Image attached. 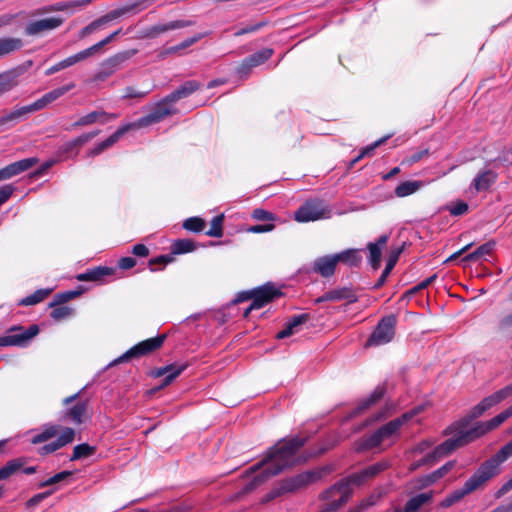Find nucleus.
I'll return each instance as SVG.
<instances>
[{"label": "nucleus", "instance_id": "nucleus-58", "mask_svg": "<svg viewBox=\"0 0 512 512\" xmlns=\"http://www.w3.org/2000/svg\"><path fill=\"white\" fill-rule=\"evenodd\" d=\"M403 249H404V244L399 247L391 248V250L389 252L388 260L386 263L387 269H389L391 271L393 270V268L395 267L396 263L399 260V257L401 255Z\"/></svg>", "mask_w": 512, "mask_h": 512}, {"label": "nucleus", "instance_id": "nucleus-44", "mask_svg": "<svg viewBox=\"0 0 512 512\" xmlns=\"http://www.w3.org/2000/svg\"><path fill=\"white\" fill-rule=\"evenodd\" d=\"M197 248L196 243L192 239H178L171 244V254L179 255L193 252Z\"/></svg>", "mask_w": 512, "mask_h": 512}, {"label": "nucleus", "instance_id": "nucleus-60", "mask_svg": "<svg viewBox=\"0 0 512 512\" xmlns=\"http://www.w3.org/2000/svg\"><path fill=\"white\" fill-rule=\"evenodd\" d=\"M115 39L114 35L111 33L109 34L107 37H105L104 39H102L101 41H99L98 43L90 46L89 48H87V50L89 51L91 57L96 55L97 53L100 52V50L108 45L109 43H111L113 40Z\"/></svg>", "mask_w": 512, "mask_h": 512}, {"label": "nucleus", "instance_id": "nucleus-16", "mask_svg": "<svg viewBox=\"0 0 512 512\" xmlns=\"http://www.w3.org/2000/svg\"><path fill=\"white\" fill-rule=\"evenodd\" d=\"M424 409V406L420 405L417 406L410 411H407L403 413L400 417L391 420L390 422L384 424L379 429H377L378 433L380 434L381 438L384 440L391 438L393 435L398 433L400 428L407 423L409 420H411L414 416L418 415L420 412H422Z\"/></svg>", "mask_w": 512, "mask_h": 512}, {"label": "nucleus", "instance_id": "nucleus-29", "mask_svg": "<svg viewBox=\"0 0 512 512\" xmlns=\"http://www.w3.org/2000/svg\"><path fill=\"white\" fill-rule=\"evenodd\" d=\"M37 112L33 103L30 105L15 108L0 117V126L10 123H17L25 119L29 114Z\"/></svg>", "mask_w": 512, "mask_h": 512}, {"label": "nucleus", "instance_id": "nucleus-13", "mask_svg": "<svg viewBox=\"0 0 512 512\" xmlns=\"http://www.w3.org/2000/svg\"><path fill=\"white\" fill-rule=\"evenodd\" d=\"M350 486L351 483L344 478L322 493V498L325 500L332 498L335 493H340V498L338 500H333L327 505L326 510L328 512H336L349 500L352 493Z\"/></svg>", "mask_w": 512, "mask_h": 512}, {"label": "nucleus", "instance_id": "nucleus-22", "mask_svg": "<svg viewBox=\"0 0 512 512\" xmlns=\"http://www.w3.org/2000/svg\"><path fill=\"white\" fill-rule=\"evenodd\" d=\"M385 392V387L383 385H378L367 398L361 400L356 406V408H354L345 417V421H348L364 413L369 407L377 403L384 396Z\"/></svg>", "mask_w": 512, "mask_h": 512}, {"label": "nucleus", "instance_id": "nucleus-24", "mask_svg": "<svg viewBox=\"0 0 512 512\" xmlns=\"http://www.w3.org/2000/svg\"><path fill=\"white\" fill-rule=\"evenodd\" d=\"M388 235L380 236L376 242H369L367 244L368 250V263L373 270H377L381 264L382 250L388 242Z\"/></svg>", "mask_w": 512, "mask_h": 512}, {"label": "nucleus", "instance_id": "nucleus-43", "mask_svg": "<svg viewBox=\"0 0 512 512\" xmlns=\"http://www.w3.org/2000/svg\"><path fill=\"white\" fill-rule=\"evenodd\" d=\"M431 499H432V492L420 493V494L410 498L407 501V503L405 504L403 511L400 510V512H416L418 509H420L424 504L429 502Z\"/></svg>", "mask_w": 512, "mask_h": 512}, {"label": "nucleus", "instance_id": "nucleus-20", "mask_svg": "<svg viewBox=\"0 0 512 512\" xmlns=\"http://www.w3.org/2000/svg\"><path fill=\"white\" fill-rule=\"evenodd\" d=\"M390 466L389 461L382 460L380 462L374 463L363 470H361L358 473L351 474L350 476L346 477V479L354 485H361L366 480L373 478L377 476L379 473L383 472L384 470L388 469Z\"/></svg>", "mask_w": 512, "mask_h": 512}, {"label": "nucleus", "instance_id": "nucleus-23", "mask_svg": "<svg viewBox=\"0 0 512 512\" xmlns=\"http://www.w3.org/2000/svg\"><path fill=\"white\" fill-rule=\"evenodd\" d=\"M187 367V363H172L156 369L153 375L155 377H163L160 387H165L170 385Z\"/></svg>", "mask_w": 512, "mask_h": 512}, {"label": "nucleus", "instance_id": "nucleus-48", "mask_svg": "<svg viewBox=\"0 0 512 512\" xmlns=\"http://www.w3.org/2000/svg\"><path fill=\"white\" fill-rule=\"evenodd\" d=\"M51 289H38L33 294L22 298L18 305L20 306H31L42 302L50 293Z\"/></svg>", "mask_w": 512, "mask_h": 512}, {"label": "nucleus", "instance_id": "nucleus-52", "mask_svg": "<svg viewBox=\"0 0 512 512\" xmlns=\"http://www.w3.org/2000/svg\"><path fill=\"white\" fill-rule=\"evenodd\" d=\"M81 291H78V290H70V291H65V292H61V293H57L55 296H54V300L53 302L50 304V306H59V305H62L78 296L81 295Z\"/></svg>", "mask_w": 512, "mask_h": 512}, {"label": "nucleus", "instance_id": "nucleus-4", "mask_svg": "<svg viewBox=\"0 0 512 512\" xmlns=\"http://www.w3.org/2000/svg\"><path fill=\"white\" fill-rule=\"evenodd\" d=\"M166 339L165 334L158 335L153 338L146 339L144 341L139 342L138 344L131 347L129 350H127L124 354H122L120 357L115 359L110 366L123 363L126 361H129L134 358H140L143 356H147L159 348L162 347L164 341Z\"/></svg>", "mask_w": 512, "mask_h": 512}, {"label": "nucleus", "instance_id": "nucleus-36", "mask_svg": "<svg viewBox=\"0 0 512 512\" xmlns=\"http://www.w3.org/2000/svg\"><path fill=\"white\" fill-rule=\"evenodd\" d=\"M382 442L383 439L376 430L372 434L358 439L354 444V448L356 452H364L378 447Z\"/></svg>", "mask_w": 512, "mask_h": 512}, {"label": "nucleus", "instance_id": "nucleus-7", "mask_svg": "<svg viewBox=\"0 0 512 512\" xmlns=\"http://www.w3.org/2000/svg\"><path fill=\"white\" fill-rule=\"evenodd\" d=\"M79 394L80 393L78 392L63 400V404L67 407L61 413V419L63 421H69L75 425H81L84 423L88 410V400H77Z\"/></svg>", "mask_w": 512, "mask_h": 512}, {"label": "nucleus", "instance_id": "nucleus-54", "mask_svg": "<svg viewBox=\"0 0 512 512\" xmlns=\"http://www.w3.org/2000/svg\"><path fill=\"white\" fill-rule=\"evenodd\" d=\"M437 278V274H433L432 276L428 277L427 279L421 281L416 286L410 288L405 292L403 295L404 298L411 299L416 293H418L421 290L426 289L430 284H432Z\"/></svg>", "mask_w": 512, "mask_h": 512}, {"label": "nucleus", "instance_id": "nucleus-26", "mask_svg": "<svg viewBox=\"0 0 512 512\" xmlns=\"http://www.w3.org/2000/svg\"><path fill=\"white\" fill-rule=\"evenodd\" d=\"M335 254L325 255L314 260L312 264L313 272L320 274L322 277H331L335 273L337 266Z\"/></svg>", "mask_w": 512, "mask_h": 512}, {"label": "nucleus", "instance_id": "nucleus-62", "mask_svg": "<svg viewBox=\"0 0 512 512\" xmlns=\"http://www.w3.org/2000/svg\"><path fill=\"white\" fill-rule=\"evenodd\" d=\"M147 94V91H139L133 87H126L123 99H143Z\"/></svg>", "mask_w": 512, "mask_h": 512}, {"label": "nucleus", "instance_id": "nucleus-25", "mask_svg": "<svg viewBox=\"0 0 512 512\" xmlns=\"http://www.w3.org/2000/svg\"><path fill=\"white\" fill-rule=\"evenodd\" d=\"M118 117V114L115 113H107L105 111H92L87 115L82 116L76 122H74L69 129H75L77 127L88 126L94 124L97 121L101 123H106L112 121Z\"/></svg>", "mask_w": 512, "mask_h": 512}, {"label": "nucleus", "instance_id": "nucleus-50", "mask_svg": "<svg viewBox=\"0 0 512 512\" xmlns=\"http://www.w3.org/2000/svg\"><path fill=\"white\" fill-rule=\"evenodd\" d=\"M96 452V447L87 443L76 445L70 457L71 461L80 460L92 456Z\"/></svg>", "mask_w": 512, "mask_h": 512}, {"label": "nucleus", "instance_id": "nucleus-51", "mask_svg": "<svg viewBox=\"0 0 512 512\" xmlns=\"http://www.w3.org/2000/svg\"><path fill=\"white\" fill-rule=\"evenodd\" d=\"M90 57H91V55H90L89 51L87 49H84V50L60 61L59 66L62 67L63 69H66V68H68L78 62H81L83 60H86L87 58H90Z\"/></svg>", "mask_w": 512, "mask_h": 512}, {"label": "nucleus", "instance_id": "nucleus-15", "mask_svg": "<svg viewBox=\"0 0 512 512\" xmlns=\"http://www.w3.org/2000/svg\"><path fill=\"white\" fill-rule=\"evenodd\" d=\"M64 21L65 19L60 16L30 21L26 24L24 32L27 36H38L45 32L58 29L63 25Z\"/></svg>", "mask_w": 512, "mask_h": 512}, {"label": "nucleus", "instance_id": "nucleus-9", "mask_svg": "<svg viewBox=\"0 0 512 512\" xmlns=\"http://www.w3.org/2000/svg\"><path fill=\"white\" fill-rule=\"evenodd\" d=\"M511 395L512 383L482 399L477 405H475L470 410L468 415L463 417L462 419H469L470 423L473 419L482 416L487 410L506 400Z\"/></svg>", "mask_w": 512, "mask_h": 512}, {"label": "nucleus", "instance_id": "nucleus-19", "mask_svg": "<svg viewBox=\"0 0 512 512\" xmlns=\"http://www.w3.org/2000/svg\"><path fill=\"white\" fill-rule=\"evenodd\" d=\"M282 292L272 283H267L253 290V301L251 308H262L274 299L280 297Z\"/></svg>", "mask_w": 512, "mask_h": 512}, {"label": "nucleus", "instance_id": "nucleus-30", "mask_svg": "<svg viewBox=\"0 0 512 512\" xmlns=\"http://www.w3.org/2000/svg\"><path fill=\"white\" fill-rule=\"evenodd\" d=\"M498 175L491 169L480 171L471 184L476 192L487 191L497 180Z\"/></svg>", "mask_w": 512, "mask_h": 512}, {"label": "nucleus", "instance_id": "nucleus-12", "mask_svg": "<svg viewBox=\"0 0 512 512\" xmlns=\"http://www.w3.org/2000/svg\"><path fill=\"white\" fill-rule=\"evenodd\" d=\"M8 333V335L0 337V347L24 345L39 333V327L33 324L23 330L20 326H13Z\"/></svg>", "mask_w": 512, "mask_h": 512}, {"label": "nucleus", "instance_id": "nucleus-49", "mask_svg": "<svg viewBox=\"0 0 512 512\" xmlns=\"http://www.w3.org/2000/svg\"><path fill=\"white\" fill-rule=\"evenodd\" d=\"M60 430V426L58 425H48L40 433L34 435L31 442L33 444H39L48 441L55 437Z\"/></svg>", "mask_w": 512, "mask_h": 512}, {"label": "nucleus", "instance_id": "nucleus-56", "mask_svg": "<svg viewBox=\"0 0 512 512\" xmlns=\"http://www.w3.org/2000/svg\"><path fill=\"white\" fill-rule=\"evenodd\" d=\"M390 136L383 137L377 141H375L373 144L365 147L361 150L360 154L351 162V165H354L356 162H358L360 159L371 156L374 152V150L379 147L381 144H383Z\"/></svg>", "mask_w": 512, "mask_h": 512}, {"label": "nucleus", "instance_id": "nucleus-27", "mask_svg": "<svg viewBox=\"0 0 512 512\" xmlns=\"http://www.w3.org/2000/svg\"><path fill=\"white\" fill-rule=\"evenodd\" d=\"M74 87H75L74 83H69L62 87L53 89L52 91L44 94L41 98H39L38 100L33 102L34 108L36 109V111H40V110L44 109L48 104H50L53 101L57 100L58 98L62 97L67 92L72 90Z\"/></svg>", "mask_w": 512, "mask_h": 512}, {"label": "nucleus", "instance_id": "nucleus-45", "mask_svg": "<svg viewBox=\"0 0 512 512\" xmlns=\"http://www.w3.org/2000/svg\"><path fill=\"white\" fill-rule=\"evenodd\" d=\"M455 465V461H448L443 466L423 477V486H429L445 476Z\"/></svg>", "mask_w": 512, "mask_h": 512}, {"label": "nucleus", "instance_id": "nucleus-40", "mask_svg": "<svg viewBox=\"0 0 512 512\" xmlns=\"http://www.w3.org/2000/svg\"><path fill=\"white\" fill-rule=\"evenodd\" d=\"M23 47V41L16 37L0 38V58L7 56Z\"/></svg>", "mask_w": 512, "mask_h": 512}, {"label": "nucleus", "instance_id": "nucleus-59", "mask_svg": "<svg viewBox=\"0 0 512 512\" xmlns=\"http://www.w3.org/2000/svg\"><path fill=\"white\" fill-rule=\"evenodd\" d=\"M73 312H74L73 309L70 307L59 306L52 310L50 316L54 320L59 321V320H62V319H65V318L71 316L73 314Z\"/></svg>", "mask_w": 512, "mask_h": 512}, {"label": "nucleus", "instance_id": "nucleus-55", "mask_svg": "<svg viewBox=\"0 0 512 512\" xmlns=\"http://www.w3.org/2000/svg\"><path fill=\"white\" fill-rule=\"evenodd\" d=\"M223 219V215L215 216L211 221V227L205 232V234L210 237H221L223 235Z\"/></svg>", "mask_w": 512, "mask_h": 512}, {"label": "nucleus", "instance_id": "nucleus-34", "mask_svg": "<svg viewBox=\"0 0 512 512\" xmlns=\"http://www.w3.org/2000/svg\"><path fill=\"white\" fill-rule=\"evenodd\" d=\"M507 419L508 418L505 416V414L501 412L488 421L476 423V425L471 428L478 439L479 437L485 435L486 433L496 429Z\"/></svg>", "mask_w": 512, "mask_h": 512}, {"label": "nucleus", "instance_id": "nucleus-35", "mask_svg": "<svg viewBox=\"0 0 512 512\" xmlns=\"http://www.w3.org/2000/svg\"><path fill=\"white\" fill-rule=\"evenodd\" d=\"M192 24H193L192 21L176 20V21H171L166 24L154 25L148 29L146 36L150 37V38H154V37H157L158 35L165 33L167 31L181 29L184 27L191 26Z\"/></svg>", "mask_w": 512, "mask_h": 512}, {"label": "nucleus", "instance_id": "nucleus-1", "mask_svg": "<svg viewBox=\"0 0 512 512\" xmlns=\"http://www.w3.org/2000/svg\"><path fill=\"white\" fill-rule=\"evenodd\" d=\"M306 442L307 438L299 436L279 440L273 447L268 449L261 461L250 467L249 470L252 473L257 472V474L245 483L242 493H250L285 469L305 462L306 459L298 456V452Z\"/></svg>", "mask_w": 512, "mask_h": 512}, {"label": "nucleus", "instance_id": "nucleus-6", "mask_svg": "<svg viewBox=\"0 0 512 512\" xmlns=\"http://www.w3.org/2000/svg\"><path fill=\"white\" fill-rule=\"evenodd\" d=\"M176 112L172 103L166 100V97L158 102L149 114L139 118L137 121L127 123V126L132 129H140L163 121L167 116Z\"/></svg>", "mask_w": 512, "mask_h": 512}, {"label": "nucleus", "instance_id": "nucleus-39", "mask_svg": "<svg viewBox=\"0 0 512 512\" xmlns=\"http://www.w3.org/2000/svg\"><path fill=\"white\" fill-rule=\"evenodd\" d=\"M337 263H343L349 267H358L362 262L360 250L347 249L335 254Z\"/></svg>", "mask_w": 512, "mask_h": 512}, {"label": "nucleus", "instance_id": "nucleus-57", "mask_svg": "<svg viewBox=\"0 0 512 512\" xmlns=\"http://www.w3.org/2000/svg\"><path fill=\"white\" fill-rule=\"evenodd\" d=\"M203 37H204L203 34H198L196 36L188 38V39L182 41L180 44L170 47L167 52L168 53H176L180 50L186 49V48L190 47L191 45L195 44L196 42H198Z\"/></svg>", "mask_w": 512, "mask_h": 512}, {"label": "nucleus", "instance_id": "nucleus-18", "mask_svg": "<svg viewBox=\"0 0 512 512\" xmlns=\"http://www.w3.org/2000/svg\"><path fill=\"white\" fill-rule=\"evenodd\" d=\"M320 474L312 471H305L290 478H285L279 483L285 493L299 490L319 479Z\"/></svg>", "mask_w": 512, "mask_h": 512}, {"label": "nucleus", "instance_id": "nucleus-61", "mask_svg": "<svg viewBox=\"0 0 512 512\" xmlns=\"http://www.w3.org/2000/svg\"><path fill=\"white\" fill-rule=\"evenodd\" d=\"M54 491L53 490H48V491H45V492H42V493H38L36 495H34L33 497H31L27 502H26V506L28 508H32V507H35L36 505H38L39 503H41L44 499H46L47 497H49L50 495H52Z\"/></svg>", "mask_w": 512, "mask_h": 512}, {"label": "nucleus", "instance_id": "nucleus-2", "mask_svg": "<svg viewBox=\"0 0 512 512\" xmlns=\"http://www.w3.org/2000/svg\"><path fill=\"white\" fill-rule=\"evenodd\" d=\"M510 457H512V439L495 455L485 460L461 488L447 495L441 502V507L448 508L461 501L465 496L483 488L488 481L500 474L501 464Z\"/></svg>", "mask_w": 512, "mask_h": 512}, {"label": "nucleus", "instance_id": "nucleus-11", "mask_svg": "<svg viewBox=\"0 0 512 512\" xmlns=\"http://www.w3.org/2000/svg\"><path fill=\"white\" fill-rule=\"evenodd\" d=\"M329 209L320 200L306 201L295 212V220L297 222H310L319 219L327 218L329 216Z\"/></svg>", "mask_w": 512, "mask_h": 512}, {"label": "nucleus", "instance_id": "nucleus-17", "mask_svg": "<svg viewBox=\"0 0 512 512\" xmlns=\"http://www.w3.org/2000/svg\"><path fill=\"white\" fill-rule=\"evenodd\" d=\"M274 50L272 48H264L260 51H257L245 58L241 64L237 68V74L241 78H247L250 74V71L263 63H265L268 59L272 57Z\"/></svg>", "mask_w": 512, "mask_h": 512}, {"label": "nucleus", "instance_id": "nucleus-5", "mask_svg": "<svg viewBox=\"0 0 512 512\" xmlns=\"http://www.w3.org/2000/svg\"><path fill=\"white\" fill-rule=\"evenodd\" d=\"M397 317L393 314L383 317L367 340L366 346H381L391 342L395 337Z\"/></svg>", "mask_w": 512, "mask_h": 512}, {"label": "nucleus", "instance_id": "nucleus-38", "mask_svg": "<svg viewBox=\"0 0 512 512\" xmlns=\"http://www.w3.org/2000/svg\"><path fill=\"white\" fill-rule=\"evenodd\" d=\"M326 299L330 301L347 300L348 303H355L358 297L351 287H342L327 291Z\"/></svg>", "mask_w": 512, "mask_h": 512}, {"label": "nucleus", "instance_id": "nucleus-37", "mask_svg": "<svg viewBox=\"0 0 512 512\" xmlns=\"http://www.w3.org/2000/svg\"><path fill=\"white\" fill-rule=\"evenodd\" d=\"M39 159L36 157H30L21 159L19 161L13 162L9 165H7V171L9 173V177L12 178L14 176H17L23 172H26L30 170L32 167H34L36 164H38Z\"/></svg>", "mask_w": 512, "mask_h": 512}, {"label": "nucleus", "instance_id": "nucleus-53", "mask_svg": "<svg viewBox=\"0 0 512 512\" xmlns=\"http://www.w3.org/2000/svg\"><path fill=\"white\" fill-rule=\"evenodd\" d=\"M205 225V221L200 217H190L183 222L184 229L195 233L203 231Z\"/></svg>", "mask_w": 512, "mask_h": 512}, {"label": "nucleus", "instance_id": "nucleus-41", "mask_svg": "<svg viewBox=\"0 0 512 512\" xmlns=\"http://www.w3.org/2000/svg\"><path fill=\"white\" fill-rule=\"evenodd\" d=\"M423 186H424L423 181H418V180L404 181V182L400 183L395 188L394 193L397 197L403 198V197H407L409 195L414 194L419 189H421Z\"/></svg>", "mask_w": 512, "mask_h": 512}, {"label": "nucleus", "instance_id": "nucleus-32", "mask_svg": "<svg viewBox=\"0 0 512 512\" xmlns=\"http://www.w3.org/2000/svg\"><path fill=\"white\" fill-rule=\"evenodd\" d=\"M128 131H130V127H128L127 124L122 125L111 136L104 141L99 142L93 149H91L89 151V155L94 157L101 154L103 151L113 146Z\"/></svg>", "mask_w": 512, "mask_h": 512}, {"label": "nucleus", "instance_id": "nucleus-33", "mask_svg": "<svg viewBox=\"0 0 512 512\" xmlns=\"http://www.w3.org/2000/svg\"><path fill=\"white\" fill-rule=\"evenodd\" d=\"M115 272V269L106 267V266H98L92 269H88L84 273H80L76 276L78 281H91V282H100L106 276H111Z\"/></svg>", "mask_w": 512, "mask_h": 512}, {"label": "nucleus", "instance_id": "nucleus-63", "mask_svg": "<svg viewBox=\"0 0 512 512\" xmlns=\"http://www.w3.org/2000/svg\"><path fill=\"white\" fill-rule=\"evenodd\" d=\"M428 154H429L428 149L416 151V152L412 153L410 156H408L404 160V162L407 163L409 166H411V165L419 162L420 160H422L424 157L428 156Z\"/></svg>", "mask_w": 512, "mask_h": 512}, {"label": "nucleus", "instance_id": "nucleus-3", "mask_svg": "<svg viewBox=\"0 0 512 512\" xmlns=\"http://www.w3.org/2000/svg\"><path fill=\"white\" fill-rule=\"evenodd\" d=\"M446 434H454L451 438L439 444L432 453H430L424 462L432 459L442 458L459 447L465 446L468 443L477 439L471 427H469V419H460L448 427L445 431Z\"/></svg>", "mask_w": 512, "mask_h": 512}, {"label": "nucleus", "instance_id": "nucleus-31", "mask_svg": "<svg viewBox=\"0 0 512 512\" xmlns=\"http://www.w3.org/2000/svg\"><path fill=\"white\" fill-rule=\"evenodd\" d=\"M201 88V83L196 80H189L183 83L180 87L166 96V100L172 104L180 99L190 96L192 93Z\"/></svg>", "mask_w": 512, "mask_h": 512}, {"label": "nucleus", "instance_id": "nucleus-21", "mask_svg": "<svg viewBox=\"0 0 512 512\" xmlns=\"http://www.w3.org/2000/svg\"><path fill=\"white\" fill-rule=\"evenodd\" d=\"M75 430L70 427H64L61 430L60 435L55 441H52L48 444H45L44 446L40 447L39 454L40 455H47L50 453H53L62 447L72 443L75 439Z\"/></svg>", "mask_w": 512, "mask_h": 512}, {"label": "nucleus", "instance_id": "nucleus-64", "mask_svg": "<svg viewBox=\"0 0 512 512\" xmlns=\"http://www.w3.org/2000/svg\"><path fill=\"white\" fill-rule=\"evenodd\" d=\"M253 218L258 221H272L274 216L271 212L264 209H255L252 214Z\"/></svg>", "mask_w": 512, "mask_h": 512}, {"label": "nucleus", "instance_id": "nucleus-14", "mask_svg": "<svg viewBox=\"0 0 512 512\" xmlns=\"http://www.w3.org/2000/svg\"><path fill=\"white\" fill-rule=\"evenodd\" d=\"M92 0H68L44 5L33 11V16H42L52 12H67L73 14L90 5Z\"/></svg>", "mask_w": 512, "mask_h": 512}, {"label": "nucleus", "instance_id": "nucleus-10", "mask_svg": "<svg viewBox=\"0 0 512 512\" xmlns=\"http://www.w3.org/2000/svg\"><path fill=\"white\" fill-rule=\"evenodd\" d=\"M137 53V50H126L118 52L105 59L100 66V70L95 75L96 81H105L118 71L121 66Z\"/></svg>", "mask_w": 512, "mask_h": 512}, {"label": "nucleus", "instance_id": "nucleus-42", "mask_svg": "<svg viewBox=\"0 0 512 512\" xmlns=\"http://www.w3.org/2000/svg\"><path fill=\"white\" fill-rule=\"evenodd\" d=\"M25 463V458H15L8 461L2 468H0V481L6 480L19 472Z\"/></svg>", "mask_w": 512, "mask_h": 512}, {"label": "nucleus", "instance_id": "nucleus-47", "mask_svg": "<svg viewBox=\"0 0 512 512\" xmlns=\"http://www.w3.org/2000/svg\"><path fill=\"white\" fill-rule=\"evenodd\" d=\"M18 73L16 71H8L0 74V94L10 91L17 85Z\"/></svg>", "mask_w": 512, "mask_h": 512}, {"label": "nucleus", "instance_id": "nucleus-46", "mask_svg": "<svg viewBox=\"0 0 512 512\" xmlns=\"http://www.w3.org/2000/svg\"><path fill=\"white\" fill-rule=\"evenodd\" d=\"M494 245L495 243L494 242H487V243H484L482 245H480L475 251H473L472 253H469L467 254L463 259L462 261H466V262H472V261H477L481 258H484L485 256L487 255H490L491 252L493 251L494 249Z\"/></svg>", "mask_w": 512, "mask_h": 512}, {"label": "nucleus", "instance_id": "nucleus-28", "mask_svg": "<svg viewBox=\"0 0 512 512\" xmlns=\"http://www.w3.org/2000/svg\"><path fill=\"white\" fill-rule=\"evenodd\" d=\"M311 319L310 314L303 313L299 315L293 316L287 323L283 330L277 333L276 337L278 339L287 338L297 332H299L300 327L307 323Z\"/></svg>", "mask_w": 512, "mask_h": 512}, {"label": "nucleus", "instance_id": "nucleus-8", "mask_svg": "<svg viewBox=\"0 0 512 512\" xmlns=\"http://www.w3.org/2000/svg\"><path fill=\"white\" fill-rule=\"evenodd\" d=\"M139 3L135 4H128L123 7L111 10L107 14L93 20L91 23L83 27L79 30L78 37L80 39H84L87 36L93 34L94 32L102 29L105 25H107L109 22L114 21L125 14H128L133 11V9L138 6Z\"/></svg>", "mask_w": 512, "mask_h": 512}]
</instances>
